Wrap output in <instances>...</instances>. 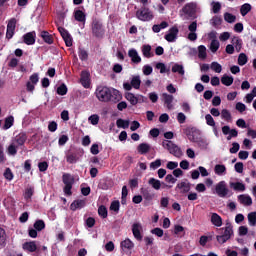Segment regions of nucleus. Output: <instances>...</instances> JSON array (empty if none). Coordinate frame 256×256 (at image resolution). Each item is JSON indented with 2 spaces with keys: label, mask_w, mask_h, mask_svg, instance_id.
<instances>
[{
  "label": "nucleus",
  "mask_w": 256,
  "mask_h": 256,
  "mask_svg": "<svg viewBox=\"0 0 256 256\" xmlns=\"http://www.w3.org/2000/svg\"><path fill=\"white\" fill-rule=\"evenodd\" d=\"M27 139V132H20L18 135H16L12 139V143L7 148L8 155L15 157V155H17V149H19V147H24L25 143H27Z\"/></svg>",
  "instance_id": "obj_1"
},
{
  "label": "nucleus",
  "mask_w": 256,
  "mask_h": 256,
  "mask_svg": "<svg viewBox=\"0 0 256 256\" xmlns=\"http://www.w3.org/2000/svg\"><path fill=\"white\" fill-rule=\"evenodd\" d=\"M118 93L119 91L107 86H98L95 91L97 99L102 103H108V101L113 100V95H117Z\"/></svg>",
  "instance_id": "obj_2"
},
{
  "label": "nucleus",
  "mask_w": 256,
  "mask_h": 256,
  "mask_svg": "<svg viewBox=\"0 0 256 256\" xmlns=\"http://www.w3.org/2000/svg\"><path fill=\"white\" fill-rule=\"evenodd\" d=\"M91 31L93 37L96 39H103L105 37V27L103 26V22L97 18L92 19Z\"/></svg>",
  "instance_id": "obj_3"
},
{
  "label": "nucleus",
  "mask_w": 256,
  "mask_h": 256,
  "mask_svg": "<svg viewBox=\"0 0 256 256\" xmlns=\"http://www.w3.org/2000/svg\"><path fill=\"white\" fill-rule=\"evenodd\" d=\"M183 133H185L192 143H201V141H203V139H201V130L197 129V127L188 126L183 129Z\"/></svg>",
  "instance_id": "obj_4"
},
{
  "label": "nucleus",
  "mask_w": 256,
  "mask_h": 256,
  "mask_svg": "<svg viewBox=\"0 0 256 256\" xmlns=\"http://www.w3.org/2000/svg\"><path fill=\"white\" fill-rule=\"evenodd\" d=\"M219 231H221V235L216 236V239L220 245H223V243H227L229 239H231V236L233 235V226L231 223H227L226 227L221 228Z\"/></svg>",
  "instance_id": "obj_5"
},
{
  "label": "nucleus",
  "mask_w": 256,
  "mask_h": 256,
  "mask_svg": "<svg viewBox=\"0 0 256 256\" xmlns=\"http://www.w3.org/2000/svg\"><path fill=\"white\" fill-rule=\"evenodd\" d=\"M62 182L65 185L63 188L65 195H67L68 197H71V195H73V192L71 190L73 189L75 178L69 173H64L62 175Z\"/></svg>",
  "instance_id": "obj_6"
},
{
  "label": "nucleus",
  "mask_w": 256,
  "mask_h": 256,
  "mask_svg": "<svg viewBox=\"0 0 256 256\" xmlns=\"http://www.w3.org/2000/svg\"><path fill=\"white\" fill-rule=\"evenodd\" d=\"M162 147H164L170 153V155H173L174 157H181V155H183L181 148H179V146H177L171 140H164L162 142Z\"/></svg>",
  "instance_id": "obj_7"
},
{
  "label": "nucleus",
  "mask_w": 256,
  "mask_h": 256,
  "mask_svg": "<svg viewBox=\"0 0 256 256\" xmlns=\"http://www.w3.org/2000/svg\"><path fill=\"white\" fill-rule=\"evenodd\" d=\"M136 17L139 21L148 22V21H152V19L155 16L153 15V12L150 11L149 8L143 6L136 11Z\"/></svg>",
  "instance_id": "obj_8"
},
{
  "label": "nucleus",
  "mask_w": 256,
  "mask_h": 256,
  "mask_svg": "<svg viewBox=\"0 0 256 256\" xmlns=\"http://www.w3.org/2000/svg\"><path fill=\"white\" fill-rule=\"evenodd\" d=\"M215 191L218 197H222L223 199L229 195V188H227V183L225 181H220L216 184Z\"/></svg>",
  "instance_id": "obj_9"
},
{
  "label": "nucleus",
  "mask_w": 256,
  "mask_h": 256,
  "mask_svg": "<svg viewBox=\"0 0 256 256\" xmlns=\"http://www.w3.org/2000/svg\"><path fill=\"white\" fill-rule=\"evenodd\" d=\"M73 17L75 21H77L78 23H81L82 25L81 28L85 29V23H87V14L85 13V11L81 9H75L73 12Z\"/></svg>",
  "instance_id": "obj_10"
},
{
  "label": "nucleus",
  "mask_w": 256,
  "mask_h": 256,
  "mask_svg": "<svg viewBox=\"0 0 256 256\" xmlns=\"http://www.w3.org/2000/svg\"><path fill=\"white\" fill-rule=\"evenodd\" d=\"M178 35L179 28H177V26H173L168 30V33L164 36V39H166L168 43H175L177 41Z\"/></svg>",
  "instance_id": "obj_11"
},
{
  "label": "nucleus",
  "mask_w": 256,
  "mask_h": 256,
  "mask_svg": "<svg viewBox=\"0 0 256 256\" xmlns=\"http://www.w3.org/2000/svg\"><path fill=\"white\" fill-rule=\"evenodd\" d=\"M142 231L143 226L141 225V223L136 222L132 225V233L136 241H143V234L141 233Z\"/></svg>",
  "instance_id": "obj_12"
},
{
  "label": "nucleus",
  "mask_w": 256,
  "mask_h": 256,
  "mask_svg": "<svg viewBox=\"0 0 256 256\" xmlns=\"http://www.w3.org/2000/svg\"><path fill=\"white\" fill-rule=\"evenodd\" d=\"M58 31L61 37L64 39L66 47H73V38L71 37V34H69V31L63 27H58Z\"/></svg>",
  "instance_id": "obj_13"
},
{
  "label": "nucleus",
  "mask_w": 256,
  "mask_h": 256,
  "mask_svg": "<svg viewBox=\"0 0 256 256\" xmlns=\"http://www.w3.org/2000/svg\"><path fill=\"white\" fill-rule=\"evenodd\" d=\"M80 83L85 89L91 87V74L89 71L83 70L80 74Z\"/></svg>",
  "instance_id": "obj_14"
},
{
  "label": "nucleus",
  "mask_w": 256,
  "mask_h": 256,
  "mask_svg": "<svg viewBox=\"0 0 256 256\" xmlns=\"http://www.w3.org/2000/svg\"><path fill=\"white\" fill-rule=\"evenodd\" d=\"M22 249L26 253H37V251H39V249L37 248V242L35 241L24 242L22 244Z\"/></svg>",
  "instance_id": "obj_15"
},
{
  "label": "nucleus",
  "mask_w": 256,
  "mask_h": 256,
  "mask_svg": "<svg viewBox=\"0 0 256 256\" xmlns=\"http://www.w3.org/2000/svg\"><path fill=\"white\" fill-rule=\"evenodd\" d=\"M36 37L37 33H35V31L28 32L23 35V43H25V45H35Z\"/></svg>",
  "instance_id": "obj_16"
},
{
  "label": "nucleus",
  "mask_w": 256,
  "mask_h": 256,
  "mask_svg": "<svg viewBox=\"0 0 256 256\" xmlns=\"http://www.w3.org/2000/svg\"><path fill=\"white\" fill-rule=\"evenodd\" d=\"M128 57H130L132 63H135L136 65H138V63H141V56H139V53L135 49H130L128 51Z\"/></svg>",
  "instance_id": "obj_17"
},
{
  "label": "nucleus",
  "mask_w": 256,
  "mask_h": 256,
  "mask_svg": "<svg viewBox=\"0 0 256 256\" xmlns=\"http://www.w3.org/2000/svg\"><path fill=\"white\" fill-rule=\"evenodd\" d=\"M85 205H87L86 200H74L70 205V209L71 211H77V209H83Z\"/></svg>",
  "instance_id": "obj_18"
},
{
  "label": "nucleus",
  "mask_w": 256,
  "mask_h": 256,
  "mask_svg": "<svg viewBox=\"0 0 256 256\" xmlns=\"http://www.w3.org/2000/svg\"><path fill=\"white\" fill-rule=\"evenodd\" d=\"M66 161L70 165H73L74 163H77V161H79V157L77 156V152H73L71 150L68 151L66 153Z\"/></svg>",
  "instance_id": "obj_19"
},
{
  "label": "nucleus",
  "mask_w": 256,
  "mask_h": 256,
  "mask_svg": "<svg viewBox=\"0 0 256 256\" xmlns=\"http://www.w3.org/2000/svg\"><path fill=\"white\" fill-rule=\"evenodd\" d=\"M232 45L236 49L237 53H241V49H243V40L238 36H234L232 38Z\"/></svg>",
  "instance_id": "obj_20"
},
{
  "label": "nucleus",
  "mask_w": 256,
  "mask_h": 256,
  "mask_svg": "<svg viewBox=\"0 0 256 256\" xmlns=\"http://www.w3.org/2000/svg\"><path fill=\"white\" fill-rule=\"evenodd\" d=\"M238 201L246 207H251V205H253V199L251 198V196L241 194L238 196Z\"/></svg>",
  "instance_id": "obj_21"
},
{
  "label": "nucleus",
  "mask_w": 256,
  "mask_h": 256,
  "mask_svg": "<svg viewBox=\"0 0 256 256\" xmlns=\"http://www.w3.org/2000/svg\"><path fill=\"white\" fill-rule=\"evenodd\" d=\"M162 99L164 101V104L167 106V109H173V95L163 93L162 94Z\"/></svg>",
  "instance_id": "obj_22"
},
{
  "label": "nucleus",
  "mask_w": 256,
  "mask_h": 256,
  "mask_svg": "<svg viewBox=\"0 0 256 256\" xmlns=\"http://www.w3.org/2000/svg\"><path fill=\"white\" fill-rule=\"evenodd\" d=\"M137 151L140 155H147L151 151V145L147 143H140L137 146Z\"/></svg>",
  "instance_id": "obj_23"
},
{
  "label": "nucleus",
  "mask_w": 256,
  "mask_h": 256,
  "mask_svg": "<svg viewBox=\"0 0 256 256\" xmlns=\"http://www.w3.org/2000/svg\"><path fill=\"white\" fill-rule=\"evenodd\" d=\"M182 11L185 15H188L189 17H195V7L191 3L186 4L182 8Z\"/></svg>",
  "instance_id": "obj_24"
},
{
  "label": "nucleus",
  "mask_w": 256,
  "mask_h": 256,
  "mask_svg": "<svg viewBox=\"0 0 256 256\" xmlns=\"http://www.w3.org/2000/svg\"><path fill=\"white\" fill-rule=\"evenodd\" d=\"M40 37L43 39L44 42L47 43V45H53V35H51L48 31H42L40 33Z\"/></svg>",
  "instance_id": "obj_25"
},
{
  "label": "nucleus",
  "mask_w": 256,
  "mask_h": 256,
  "mask_svg": "<svg viewBox=\"0 0 256 256\" xmlns=\"http://www.w3.org/2000/svg\"><path fill=\"white\" fill-rule=\"evenodd\" d=\"M176 189H181V193H189L191 191V183L189 182H180L177 184Z\"/></svg>",
  "instance_id": "obj_26"
},
{
  "label": "nucleus",
  "mask_w": 256,
  "mask_h": 256,
  "mask_svg": "<svg viewBox=\"0 0 256 256\" xmlns=\"http://www.w3.org/2000/svg\"><path fill=\"white\" fill-rule=\"evenodd\" d=\"M211 223L215 227H221L223 225V218L219 216L217 213H212L211 215Z\"/></svg>",
  "instance_id": "obj_27"
},
{
  "label": "nucleus",
  "mask_w": 256,
  "mask_h": 256,
  "mask_svg": "<svg viewBox=\"0 0 256 256\" xmlns=\"http://www.w3.org/2000/svg\"><path fill=\"white\" fill-rule=\"evenodd\" d=\"M120 246L124 251L125 249H127L128 251H131V249L135 247V244L133 243V241H131V239L127 238L120 243Z\"/></svg>",
  "instance_id": "obj_28"
},
{
  "label": "nucleus",
  "mask_w": 256,
  "mask_h": 256,
  "mask_svg": "<svg viewBox=\"0 0 256 256\" xmlns=\"http://www.w3.org/2000/svg\"><path fill=\"white\" fill-rule=\"evenodd\" d=\"M233 81H234L233 76H229L227 74H224L221 77V83H222V85H225L226 87H231V85H233Z\"/></svg>",
  "instance_id": "obj_29"
},
{
  "label": "nucleus",
  "mask_w": 256,
  "mask_h": 256,
  "mask_svg": "<svg viewBox=\"0 0 256 256\" xmlns=\"http://www.w3.org/2000/svg\"><path fill=\"white\" fill-rule=\"evenodd\" d=\"M125 99L129 101L131 105H137V103H139V98H137V96L131 92H127L125 94Z\"/></svg>",
  "instance_id": "obj_30"
},
{
  "label": "nucleus",
  "mask_w": 256,
  "mask_h": 256,
  "mask_svg": "<svg viewBox=\"0 0 256 256\" xmlns=\"http://www.w3.org/2000/svg\"><path fill=\"white\" fill-rule=\"evenodd\" d=\"M15 123V117L13 116H8L7 118H5L4 120V125H3V129L4 131H7V129H11V126Z\"/></svg>",
  "instance_id": "obj_31"
},
{
  "label": "nucleus",
  "mask_w": 256,
  "mask_h": 256,
  "mask_svg": "<svg viewBox=\"0 0 256 256\" xmlns=\"http://www.w3.org/2000/svg\"><path fill=\"white\" fill-rule=\"evenodd\" d=\"M198 58L202 59V61L207 59V47L205 45L198 46Z\"/></svg>",
  "instance_id": "obj_32"
},
{
  "label": "nucleus",
  "mask_w": 256,
  "mask_h": 256,
  "mask_svg": "<svg viewBox=\"0 0 256 256\" xmlns=\"http://www.w3.org/2000/svg\"><path fill=\"white\" fill-rule=\"evenodd\" d=\"M7 245V232L5 229L0 227V247H5Z\"/></svg>",
  "instance_id": "obj_33"
},
{
  "label": "nucleus",
  "mask_w": 256,
  "mask_h": 256,
  "mask_svg": "<svg viewBox=\"0 0 256 256\" xmlns=\"http://www.w3.org/2000/svg\"><path fill=\"white\" fill-rule=\"evenodd\" d=\"M230 187H231L234 191H240V192L245 191V184H243V183H241V182H231V183H230Z\"/></svg>",
  "instance_id": "obj_34"
},
{
  "label": "nucleus",
  "mask_w": 256,
  "mask_h": 256,
  "mask_svg": "<svg viewBox=\"0 0 256 256\" xmlns=\"http://www.w3.org/2000/svg\"><path fill=\"white\" fill-rule=\"evenodd\" d=\"M130 83H131V86L134 89H140V87H141V77L139 75L133 76Z\"/></svg>",
  "instance_id": "obj_35"
},
{
  "label": "nucleus",
  "mask_w": 256,
  "mask_h": 256,
  "mask_svg": "<svg viewBox=\"0 0 256 256\" xmlns=\"http://www.w3.org/2000/svg\"><path fill=\"white\" fill-rule=\"evenodd\" d=\"M116 125L118 129H129V120H124L122 118H119L116 121Z\"/></svg>",
  "instance_id": "obj_36"
},
{
  "label": "nucleus",
  "mask_w": 256,
  "mask_h": 256,
  "mask_svg": "<svg viewBox=\"0 0 256 256\" xmlns=\"http://www.w3.org/2000/svg\"><path fill=\"white\" fill-rule=\"evenodd\" d=\"M148 183L151 185L153 189L159 191L161 189V180H157L155 178H150Z\"/></svg>",
  "instance_id": "obj_37"
},
{
  "label": "nucleus",
  "mask_w": 256,
  "mask_h": 256,
  "mask_svg": "<svg viewBox=\"0 0 256 256\" xmlns=\"http://www.w3.org/2000/svg\"><path fill=\"white\" fill-rule=\"evenodd\" d=\"M78 57L80 61H87L89 59V53L84 48H79Z\"/></svg>",
  "instance_id": "obj_38"
},
{
  "label": "nucleus",
  "mask_w": 256,
  "mask_h": 256,
  "mask_svg": "<svg viewBox=\"0 0 256 256\" xmlns=\"http://www.w3.org/2000/svg\"><path fill=\"white\" fill-rule=\"evenodd\" d=\"M172 73H178L179 75H185V69L181 64H174L172 66Z\"/></svg>",
  "instance_id": "obj_39"
},
{
  "label": "nucleus",
  "mask_w": 256,
  "mask_h": 256,
  "mask_svg": "<svg viewBox=\"0 0 256 256\" xmlns=\"http://www.w3.org/2000/svg\"><path fill=\"white\" fill-rule=\"evenodd\" d=\"M227 171V167H225V165L223 164H217L214 167V173L216 175H223V173H225Z\"/></svg>",
  "instance_id": "obj_40"
},
{
  "label": "nucleus",
  "mask_w": 256,
  "mask_h": 256,
  "mask_svg": "<svg viewBox=\"0 0 256 256\" xmlns=\"http://www.w3.org/2000/svg\"><path fill=\"white\" fill-rule=\"evenodd\" d=\"M219 47H220L219 40L213 39L210 43L209 49L212 53H217V51H219Z\"/></svg>",
  "instance_id": "obj_41"
},
{
  "label": "nucleus",
  "mask_w": 256,
  "mask_h": 256,
  "mask_svg": "<svg viewBox=\"0 0 256 256\" xmlns=\"http://www.w3.org/2000/svg\"><path fill=\"white\" fill-rule=\"evenodd\" d=\"M251 11V4L245 3L240 7L242 17H245Z\"/></svg>",
  "instance_id": "obj_42"
},
{
  "label": "nucleus",
  "mask_w": 256,
  "mask_h": 256,
  "mask_svg": "<svg viewBox=\"0 0 256 256\" xmlns=\"http://www.w3.org/2000/svg\"><path fill=\"white\" fill-rule=\"evenodd\" d=\"M224 21H226V23H235V21H237V16L226 12L224 14Z\"/></svg>",
  "instance_id": "obj_43"
},
{
  "label": "nucleus",
  "mask_w": 256,
  "mask_h": 256,
  "mask_svg": "<svg viewBox=\"0 0 256 256\" xmlns=\"http://www.w3.org/2000/svg\"><path fill=\"white\" fill-rule=\"evenodd\" d=\"M98 215L100 217H102V219H107L108 211H107V207H105V205L99 206V208H98Z\"/></svg>",
  "instance_id": "obj_44"
},
{
  "label": "nucleus",
  "mask_w": 256,
  "mask_h": 256,
  "mask_svg": "<svg viewBox=\"0 0 256 256\" xmlns=\"http://www.w3.org/2000/svg\"><path fill=\"white\" fill-rule=\"evenodd\" d=\"M120 207H121V204L119 200L112 201L110 204V211H114V213H119Z\"/></svg>",
  "instance_id": "obj_45"
},
{
  "label": "nucleus",
  "mask_w": 256,
  "mask_h": 256,
  "mask_svg": "<svg viewBox=\"0 0 256 256\" xmlns=\"http://www.w3.org/2000/svg\"><path fill=\"white\" fill-rule=\"evenodd\" d=\"M33 227L36 229V231H43V229H45V221L36 220Z\"/></svg>",
  "instance_id": "obj_46"
},
{
  "label": "nucleus",
  "mask_w": 256,
  "mask_h": 256,
  "mask_svg": "<svg viewBox=\"0 0 256 256\" xmlns=\"http://www.w3.org/2000/svg\"><path fill=\"white\" fill-rule=\"evenodd\" d=\"M247 61H248L247 54H245V53L239 54V56H238V65L243 67V65H247Z\"/></svg>",
  "instance_id": "obj_47"
},
{
  "label": "nucleus",
  "mask_w": 256,
  "mask_h": 256,
  "mask_svg": "<svg viewBox=\"0 0 256 256\" xmlns=\"http://www.w3.org/2000/svg\"><path fill=\"white\" fill-rule=\"evenodd\" d=\"M142 53L144 55V57H146L147 59L151 58V45H144L142 47Z\"/></svg>",
  "instance_id": "obj_48"
},
{
  "label": "nucleus",
  "mask_w": 256,
  "mask_h": 256,
  "mask_svg": "<svg viewBox=\"0 0 256 256\" xmlns=\"http://www.w3.org/2000/svg\"><path fill=\"white\" fill-rule=\"evenodd\" d=\"M6 161L7 157L5 156V148L3 147V144L0 143V165H4Z\"/></svg>",
  "instance_id": "obj_49"
},
{
  "label": "nucleus",
  "mask_w": 256,
  "mask_h": 256,
  "mask_svg": "<svg viewBox=\"0 0 256 256\" xmlns=\"http://www.w3.org/2000/svg\"><path fill=\"white\" fill-rule=\"evenodd\" d=\"M210 69H212V71H215V73H221V71H223V67L218 62H212L210 65Z\"/></svg>",
  "instance_id": "obj_50"
},
{
  "label": "nucleus",
  "mask_w": 256,
  "mask_h": 256,
  "mask_svg": "<svg viewBox=\"0 0 256 256\" xmlns=\"http://www.w3.org/2000/svg\"><path fill=\"white\" fill-rule=\"evenodd\" d=\"M248 222L251 227H255L256 225V212H250L248 214Z\"/></svg>",
  "instance_id": "obj_51"
},
{
  "label": "nucleus",
  "mask_w": 256,
  "mask_h": 256,
  "mask_svg": "<svg viewBox=\"0 0 256 256\" xmlns=\"http://www.w3.org/2000/svg\"><path fill=\"white\" fill-rule=\"evenodd\" d=\"M221 117L225 121H231L233 119V117L231 116V112H229V110H227V109H223L221 111Z\"/></svg>",
  "instance_id": "obj_52"
},
{
  "label": "nucleus",
  "mask_w": 256,
  "mask_h": 256,
  "mask_svg": "<svg viewBox=\"0 0 256 256\" xmlns=\"http://www.w3.org/2000/svg\"><path fill=\"white\" fill-rule=\"evenodd\" d=\"M34 193H35V189H33L32 187L26 188L25 193H24V199H26V201H29V199H31V197H33Z\"/></svg>",
  "instance_id": "obj_53"
},
{
  "label": "nucleus",
  "mask_w": 256,
  "mask_h": 256,
  "mask_svg": "<svg viewBox=\"0 0 256 256\" xmlns=\"http://www.w3.org/2000/svg\"><path fill=\"white\" fill-rule=\"evenodd\" d=\"M16 28H17V19L15 18L10 19L7 24V29L11 31H15Z\"/></svg>",
  "instance_id": "obj_54"
},
{
  "label": "nucleus",
  "mask_w": 256,
  "mask_h": 256,
  "mask_svg": "<svg viewBox=\"0 0 256 256\" xmlns=\"http://www.w3.org/2000/svg\"><path fill=\"white\" fill-rule=\"evenodd\" d=\"M67 91H68L67 85L61 84V85L57 88L56 93H57V95L63 96V95H65V94L67 93Z\"/></svg>",
  "instance_id": "obj_55"
},
{
  "label": "nucleus",
  "mask_w": 256,
  "mask_h": 256,
  "mask_svg": "<svg viewBox=\"0 0 256 256\" xmlns=\"http://www.w3.org/2000/svg\"><path fill=\"white\" fill-rule=\"evenodd\" d=\"M38 169H39L40 173H45V171H47V169H49V163H47V161L38 163Z\"/></svg>",
  "instance_id": "obj_56"
},
{
  "label": "nucleus",
  "mask_w": 256,
  "mask_h": 256,
  "mask_svg": "<svg viewBox=\"0 0 256 256\" xmlns=\"http://www.w3.org/2000/svg\"><path fill=\"white\" fill-rule=\"evenodd\" d=\"M223 23V19L219 16H214L212 18V25L213 27H219Z\"/></svg>",
  "instance_id": "obj_57"
},
{
  "label": "nucleus",
  "mask_w": 256,
  "mask_h": 256,
  "mask_svg": "<svg viewBox=\"0 0 256 256\" xmlns=\"http://www.w3.org/2000/svg\"><path fill=\"white\" fill-rule=\"evenodd\" d=\"M88 121H90L91 125H99V115L97 114L91 115L88 118Z\"/></svg>",
  "instance_id": "obj_58"
},
{
  "label": "nucleus",
  "mask_w": 256,
  "mask_h": 256,
  "mask_svg": "<svg viewBox=\"0 0 256 256\" xmlns=\"http://www.w3.org/2000/svg\"><path fill=\"white\" fill-rule=\"evenodd\" d=\"M206 123L209 125V127H215V119H213V116L211 114H207L205 116Z\"/></svg>",
  "instance_id": "obj_59"
},
{
  "label": "nucleus",
  "mask_w": 256,
  "mask_h": 256,
  "mask_svg": "<svg viewBox=\"0 0 256 256\" xmlns=\"http://www.w3.org/2000/svg\"><path fill=\"white\" fill-rule=\"evenodd\" d=\"M4 177L7 179V181H13V172L11 171V168H6Z\"/></svg>",
  "instance_id": "obj_60"
},
{
  "label": "nucleus",
  "mask_w": 256,
  "mask_h": 256,
  "mask_svg": "<svg viewBox=\"0 0 256 256\" xmlns=\"http://www.w3.org/2000/svg\"><path fill=\"white\" fill-rule=\"evenodd\" d=\"M212 11L217 14L221 11V3L220 2H212Z\"/></svg>",
  "instance_id": "obj_61"
},
{
  "label": "nucleus",
  "mask_w": 256,
  "mask_h": 256,
  "mask_svg": "<svg viewBox=\"0 0 256 256\" xmlns=\"http://www.w3.org/2000/svg\"><path fill=\"white\" fill-rule=\"evenodd\" d=\"M57 122L55 121H52V122H49L48 124V131H50L51 133H55V131H57Z\"/></svg>",
  "instance_id": "obj_62"
},
{
  "label": "nucleus",
  "mask_w": 256,
  "mask_h": 256,
  "mask_svg": "<svg viewBox=\"0 0 256 256\" xmlns=\"http://www.w3.org/2000/svg\"><path fill=\"white\" fill-rule=\"evenodd\" d=\"M239 149H241V146L239 145V143L234 142L232 144V147L230 148V153H232V154L238 153Z\"/></svg>",
  "instance_id": "obj_63"
},
{
  "label": "nucleus",
  "mask_w": 256,
  "mask_h": 256,
  "mask_svg": "<svg viewBox=\"0 0 256 256\" xmlns=\"http://www.w3.org/2000/svg\"><path fill=\"white\" fill-rule=\"evenodd\" d=\"M161 167V159H156L154 162L150 163V169H159Z\"/></svg>",
  "instance_id": "obj_64"
}]
</instances>
